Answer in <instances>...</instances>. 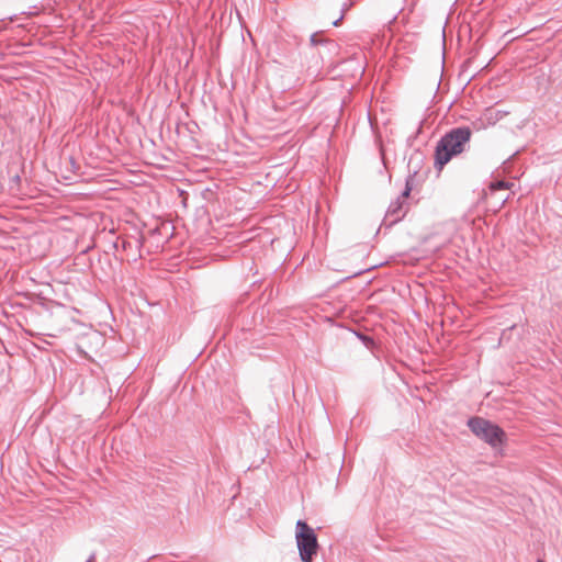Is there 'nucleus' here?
Masks as SVG:
<instances>
[{
  "label": "nucleus",
  "instance_id": "obj_11",
  "mask_svg": "<svg viewBox=\"0 0 562 562\" xmlns=\"http://www.w3.org/2000/svg\"><path fill=\"white\" fill-rule=\"evenodd\" d=\"M537 562H544L543 560L539 559Z\"/></svg>",
  "mask_w": 562,
  "mask_h": 562
},
{
  "label": "nucleus",
  "instance_id": "obj_2",
  "mask_svg": "<svg viewBox=\"0 0 562 562\" xmlns=\"http://www.w3.org/2000/svg\"><path fill=\"white\" fill-rule=\"evenodd\" d=\"M295 541L302 562H313L318 552V540L314 529L304 520L295 525Z\"/></svg>",
  "mask_w": 562,
  "mask_h": 562
},
{
  "label": "nucleus",
  "instance_id": "obj_4",
  "mask_svg": "<svg viewBox=\"0 0 562 562\" xmlns=\"http://www.w3.org/2000/svg\"><path fill=\"white\" fill-rule=\"evenodd\" d=\"M412 188L408 182H406L405 190L402 192L400 196H397L394 201H392L387 207L384 224L392 226L400 222L405 216L404 204L405 200L408 198Z\"/></svg>",
  "mask_w": 562,
  "mask_h": 562
},
{
  "label": "nucleus",
  "instance_id": "obj_1",
  "mask_svg": "<svg viewBox=\"0 0 562 562\" xmlns=\"http://www.w3.org/2000/svg\"><path fill=\"white\" fill-rule=\"evenodd\" d=\"M472 131L468 126H459L446 133L437 143L435 150V168L441 170L453 156L465 150Z\"/></svg>",
  "mask_w": 562,
  "mask_h": 562
},
{
  "label": "nucleus",
  "instance_id": "obj_5",
  "mask_svg": "<svg viewBox=\"0 0 562 562\" xmlns=\"http://www.w3.org/2000/svg\"><path fill=\"white\" fill-rule=\"evenodd\" d=\"M143 246V236L137 237L134 240L119 238L117 241L114 244L115 249L119 250V247H121L122 250L126 252L128 259L132 261H137L142 257L140 250Z\"/></svg>",
  "mask_w": 562,
  "mask_h": 562
},
{
  "label": "nucleus",
  "instance_id": "obj_6",
  "mask_svg": "<svg viewBox=\"0 0 562 562\" xmlns=\"http://www.w3.org/2000/svg\"><path fill=\"white\" fill-rule=\"evenodd\" d=\"M310 43L313 46L323 45V46H325L327 48V50L329 53L338 50V45H337V43L335 41L326 40V38H319L317 33H314V34L311 35Z\"/></svg>",
  "mask_w": 562,
  "mask_h": 562
},
{
  "label": "nucleus",
  "instance_id": "obj_10",
  "mask_svg": "<svg viewBox=\"0 0 562 562\" xmlns=\"http://www.w3.org/2000/svg\"><path fill=\"white\" fill-rule=\"evenodd\" d=\"M95 557H97V554H95L94 552H92V553L89 555V558L87 559V561H86V562H94V561H95Z\"/></svg>",
  "mask_w": 562,
  "mask_h": 562
},
{
  "label": "nucleus",
  "instance_id": "obj_3",
  "mask_svg": "<svg viewBox=\"0 0 562 562\" xmlns=\"http://www.w3.org/2000/svg\"><path fill=\"white\" fill-rule=\"evenodd\" d=\"M468 427L477 438L485 441L493 448H496L504 442V430L498 425L493 424L485 418L477 416L471 417L468 420Z\"/></svg>",
  "mask_w": 562,
  "mask_h": 562
},
{
  "label": "nucleus",
  "instance_id": "obj_9",
  "mask_svg": "<svg viewBox=\"0 0 562 562\" xmlns=\"http://www.w3.org/2000/svg\"><path fill=\"white\" fill-rule=\"evenodd\" d=\"M342 19H344V13H342V14H341L337 20H335V21L333 22V25H334V26H338Z\"/></svg>",
  "mask_w": 562,
  "mask_h": 562
},
{
  "label": "nucleus",
  "instance_id": "obj_7",
  "mask_svg": "<svg viewBox=\"0 0 562 562\" xmlns=\"http://www.w3.org/2000/svg\"><path fill=\"white\" fill-rule=\"evenodd\" d=\"M503 115L499 111L488 112L485 114V119L488 124H495Z\"/></svg>",
  "mask_w": 562,
  "mask_h": 562
},
{
  "label": "nucleus",
  "instance_id": "obj_8",
  "mask_svg": "<svg viewBox=\"0 0 562 562\" xmlns=\"http://www.w3.org/2000/svg\"><path fill=\"white\" fill-rule=\"evenodd\" d=\"M493 187L496 188V189H507L508 188V183L505 182V181H498Z\"/></svg>",
  "mask_w": 562,
  "mask_h": 562
}]
</instances>
